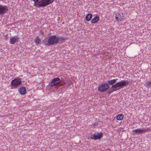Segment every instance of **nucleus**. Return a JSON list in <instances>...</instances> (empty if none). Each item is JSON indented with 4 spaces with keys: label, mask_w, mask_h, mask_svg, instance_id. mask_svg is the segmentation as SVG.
Segmentation results:
<instances>
[{
    "label": "nucleus",
    "mask_w": 151,
    "mask_h": 151,
    "mask_svg": "<svg viewBox=\"0 0 151 151\" xmlns=\"http://www.w3.org/2000/svg\"><path fill=\"white\" fill-rule=\"evenodd\" d=\"M109 88L107 83H103L98 86V90L100 92H103L107 91Z\"/></svg>",
    "instance_id": "nucleus-5"
},
{
    "label": "nucleus",
    "mask_w": 151,
    "mask_h": 151,
    "mask_svg": "<svg viewBox=\"0 0 151 151\" xmlns=\"http://www.w3.org/2000/svg\"><path fill=\"white\" fill-rule=\"evenodd\" d=\"M92 14H87L86 17V19L87 21H89L91 19L92 17Z\"/></svg>",
    "instance_id": "nucleus-16"
},
{
    "label": "nucleus",
    "mask_w": 151,
    "mask_h": 151,
    "mask_svg": "<svg viewBox=\"0 0 151 151\" xmlns=\"http://www.w3.org/2000/svg\"><path fill=\"white\" fill-rule=\"evenodd\" d=\"M59 38L55 35H51L47 39V45L51 46L57 43L59 41Z\"/></svg>",
    "instance_id": "nucleus-3"
},
{
    "label": "nucleus",
    "mask_w": 151,
    "mask_h": 151,
    "mask_svg": "<svg viewBox=\"0 0 151 151\" xmlns=\"http://www.w3.org/2000/svg\"><path fill=\"white\" fill-rule=\"evenodd\" d=\"M19 93L22 95H24L26 93V89L25 87H21L19 89Z\"/></svg>",
    "instance_id": "nucleus-11"
},
{
    "label": "nucleus",
    "mask_w": 151,
    "mask_h": 151,
    "mask_svg": "<svg viewBox=\"0 0 151 151\" xmlns=\"http://www.w3.org/2000/svg\"><path fill=\"white\" fill-rule=\"evenodd\" d=\"M102 134L101 133H99L97 134H94L93 137H91V138L93 140H97L100 139L102 136Z\"/></svg>",
    "instance_id": "nucleus-10"
},
{
    "label": "nucleus",
    "mask_w": 151,
    "mask_h": 151,
    "mask_svg": "<svg viewBox=\"0 0 151 151\" xmlns=\"http://www.w3.org/2000/svg\"><path fill=\"white\" fill-rule=\"evenodd\" d=\"M8 10V7L6 6L0 5V14H2Z\"/></svg>",
    "instance_id": "nucleus-12"
},
{
    "label": "nucleus",
    "mask_w": 151,
    "mask_h": 151,
    "mask_svg": "<svg viewBox=\"0 0 151 151\" xmlns=\"http://www.w3.org/2000/svg\"><path fill=\"white\" fill-rule=\"evenodd\" d=\"M39 0H33L35 2L34 6L44 7L49 5L54 2V0H44L38 1Z\"/></svg>",
    "instance_id": "nucleus-1"
},
{
    "label": "nucleus",
    "mask_w": 151,
    "mask_h": 151,
    "mask_svg": "<svg viewBox=\"0 0 151 151\" xmlns=\"http://www.w3.org/2000/svg\"><path fill=\"white\" fill-rule=\"evenodd\" d=\"M35 40L36 45L38 44L41 41V40L38 37H37Z\"/></svg>",
    "instance_id": "nucleus-17"
},
{
    "label": "nucleus",
    "mask_w": 151,
    "mask_h": 151,
    "mask_svg": "<svg viewBox=\"0 0 151 151\" xmlns=\"http://www.w3.org/2000/svg\"><path fill=\"white\" fill-rule=\"evenodd\" d=\"M123 17V15L122 13H117L115 15L116 19L118 21H122L124 19Z\"/></svg>",
    "instance_id": "nucleus-8"
},
{
    "label": "nucleus",
    "mask_w": 151,
    "mask_h": 151,
    "mask_svg": "<svg viewBox=\"0 0 151 151\" xmlns=\"http://www.w3.org/2000/svg\"><path fill=\"white\" fill-rule=\"evenodd\" d=\"M146 130L145 129H137L132 131V133L134 134H137L139 133H141L142 132H146Z\"/></svg>",
    "instance_id": "nucleus-9"
},
{
    "label": "nucleus",
    "mask_w": 151,
    "mask_h": 151,
    "mask_svg": "<svg viewBox=\"0 0 151 151\" xmlns=\"http://www.w3.org/2000/svg\"><path fill=\"white\" fill-rule=\"evenodd\" d=\"M19 39L18 37L17 36L11 37L9 42L11 44L14 45L18 41Z\"/></svg>",
    "instance_id": "nucleus-7"
},
{
    "label": "nucleus",
    "mask_w": 151,
    "mask_h": 151,
    "mask_svg": "<svg viewBox=\"0 0 151 151\" xmlns=\"http://www.w3.org/2000/svg\"><path fill=\"white\" fill-rule=\"evenodd\" d=\"M21 83V81L20 78H15L12 81L10 84L12 87L14 88H17Z\"/></svg>",
    "instance_id": "nucleus-4"
},
{
    "label": "nucleus",
    "mask_w": 151,
    "mask_h": 151,
    "mask_svg": "<svg viewBox=\"0 0 151 151\" xmlns=\"http://www.w3.org/2000/svg\"><path fill=\"white\" fill-rule=\"evenodd\" d=\"M145 86L147 87L150 86L151 85V82L150 81H147L146 82Z\"/></svg>",
    "instance_id": "nucleus-18"
},
{
    "label": "nucleus",
    "mask_w": 151,
    "mask_h": 151,
    "mask_svg": "<svg viewBox=\"0 0 151 151\" xmlns=\"http://www.w3.org/2000/svg\"><path fill=\"white\" fill-rule=\"evenodd\" d=\"M117 80L118 79H115L109 80L108 81L107 84L110 85H113L116 82Z\"/></svg>",
    "instance_id": "nucleus-13"
},
{
    "label": "nucleus",
    "mask_w": 151,
    "mask_h": 151,
    "mask_svg": "<svg viewBox=\"0 0 151 151\" xmlns=\"http://www.w3.org/2000/svg\"><path fill=\"white\" fill-rule=\"evenodd\" d=\"M124 117L123 114H120L118 115L116 118V119L117 120L120 121L123 119Z\"/></svg>",
    "instance_id": "nucleus-15"
},
{
    "label": "nucleus",
    "mask_w": 151,
    "mask_h": 151,
    "mask_svg": "<svg viewBox=\"0 0 151 151\" xmlns=\"http://www.w3.org/2000/svg\"><path fill=\"white\" fill-rule=\"evenodd\" d=\"M99 19V17L96 16L94 17V18L92 19L91 22L92 23H95L97 22Z\"/></svg>",
    "instance_id": "nucleus-14"
},
{
    "label": "nucleus",
    "mask_w": 151,
    "mask_h": 151,
    "mask_svg": "<svg viewBox=\"0 0 151 151\" xmlns=\"http://www.w3.org/2000/svg\"><path fill=\"white\" fill-rule=\"evenodd\" d=\"M129 82L128 80H121L112 86L113 91H115L119 89L120 88L127 86Z\"/></svg>",
    "instance_id": "nucleus-2"
},
{
    "label": "nucleus",
    "mask_w": 151,
    "mask_h": 151,
    "mask_svg": "<svg viewBox=\"0 0 151 151\" xmlns=\"http://www.w3.org/2000/svg\"><path fill=\"white\" fill-rule=\"evenodd\" d=\"M40 32V34H41L42 35H43V32H42V31H41Z\"/></svg>",
    "instance_id": "nucleus-19"
},
{
    "label": "nucleus",
    "mask_w": 151,
    "mask_h": 151,
    "mask_svg": "<svg viewBox=\"0 0 151 151\" xmlns=\"http://www.w3.org/2000/svg\"><path fill=\"white\" fill-rule=\"evenodd\" d=\"M67 86H68V85H64V87H66ZM68 88V87H67V88ZM66 89L67 90V89Z\"/></svg>",
    "instance_id": "nucleus-20"
},
{
    "label": "nucleus",
    "mask_w": 151,
    "mask_h": 151,
    "mask_svg": "<svg viewBox=\"0 0 151 151\" xmlns=\"http://www.w3.org/2000/svg\"><path fill=\"white\" fill-rule=\"evenodd\" d=\"M61 81L59 78H57L53 79L51 82L52 85H50V86L52 87L53 86H56L60 84Z\"/></svg>",
    "instance_id": "nucleus-6"
}]
</instances>
